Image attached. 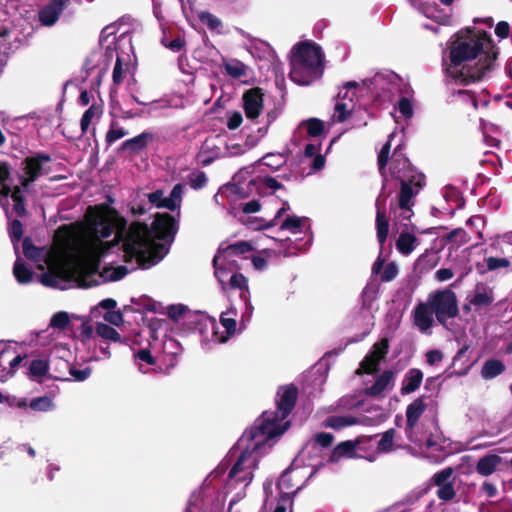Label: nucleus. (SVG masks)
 I'll return each mask as SVG.
<instances>
[{
    "mask_svg": "<svg viewBox=\"0 0 512 512\" xmlns=\"http://www.w3.org/2000/svg\"><path fill=\"white\" fill-rule=\"evenodd\" d=\"M103 318L106 322L114 326H120L124 322L123 314L119 310L107 311L103 315Z\"/></svg>",
    "mask_w": 512,
    "mask_h": 512,
    "instance_id": "nucleus-56",
    "label": "nucleus"
},
{
    "mask_svg": "<svg viewBox=\"0 0 512 512\" xmlns=\"http://www.w3.org/2000/svg\"><path fill=\"white\" fill-rule=\"evenodd\" d=\"M189 311V308L183 304L170 305L167 307V313L174 321H179Z\"/></svg>",
    "mask_w": 512,
    "mask_h": 512,
    "instance_id": "nucleus-49",
    "label": "nucleus"
},
{
    "mask_svg": "<svg viewBox=\"0 0 512 512\" xmlns=\"http://www.w3.org/2000/svg\"><path fill=\"white\" fill-rule=\"evenodd\" d=\"M96 113H97V108L95 106H91L82 115V118L80 121V126H81V131L83 134L87 132V130L92 122V119L95 117Z\"/></svg>",
    "mask_w": 512,
    "mask_h": 512,
    "instance_id": "nucleus-52",
    "label": "nucleus"
},
{
    "mask_svg": "<svg viewBox=\"0 0 512 512\" xmlns=\"http://www.w3.org/2000/svg\"><path fill=\"white\" fill-rule=\"evenodd\" d=\"M8 166L0 163V204L5 205L8 198L13 201V211L22 216L25 214L23 191L19 186H12Z\"/></svg>",
    "mask_w": 512,
    "mask_h": 512,
    "instance_id": "nucleus-8",
    "label": "nucleus"
},
{
    "mask_svg": "<svg viewBox=\"0 0 512 512\" xmlns=\"http://www.w3.org/2000/svg\"><path fill=\"white\" fill-rule=\"evenodd\" d=\"M394 133L389 134L377 155V168L382 178L383 188L389 181L400 183L401 204L407 203L411 196H417L426 185L425 175L415 167L404 152L402 144L397 145L391 153V142Z\"/></svg>",
    "mask_w": 512,
    "mask_h": 512,
    "instance_id": "nucleus-3",
    "label": "nucleus"
},
{
    "mask_svg": "<svg viewBox=\"0 0 512 512\" xmlns=\"http://www.w3.org/2000/svg\"><path fill=\"white\" fill-rule=\"evenodd\" d=\"M13 274L20 284H28L33 279V271L26 266L22 259L17 258L13 267Z\"/></svg>",
    "mask_w": 512,
    "mask_h": 512,
    "instance_id": "nucleus-34",
    "label": "nucleus"
},
{
    "mask_svg": "<svg viewBox=\"0 0 512 512\" xmlns=\"http://www.w3.org/2000/svg\"><path fill=\"white\" fill-rule=\"evenodd\" d=\"M454 469L452 467H446L436 472L430 478V485L438 487L436 495L438 499L449 502L452 501L456 496V490L454 488L455 477Z\"/></svg>",
    "mask_w": 512,
    "mask_h": 512,
    "instance_id": "nucleus-10",
    "label": "nucleus"
},
{
    "mask_svg": "<svg viewBox=\"0 0 512 512\" xmlns=\"http://www.w3.org/2000/svg\"><path fill=\"white\" fill-rule=\"evenodd\" d=\"M217 329L218 325L214 318L200 311H194V335L198 334L202 343L209 341L225 342L228 337H219Z\"/></svg>",
    "mask_w": 512,
    "mask_h": 512,
    "instance_id": "nucleus-9",
    "label": "nucleus"
},
{
    "mask_svg": "<svg viewBox=\"0 0 512 512\" xmlns=\"http://www.w3.org/2000/svg\"><path fill=\"white\" fill-rule=\"evenodd\" d=\"M183 195L182 184H176L170 194L166 196L163 190H156L147 194L149 203L156 208L168 209L175 211L180 207Z\"/></svg>",
    "mask_w": 512,
    "mask_h": 512,
    "instance_id": "nucleus-11",
    "label": "nucleus"
},
{
    "mask_svg": "<svg viewBox=\"0 0 512 512\" xmlns=\"http://www.w3.org/2000/svg\"><path fill=\"white\" fill-rule=\"evenodd\" d=\"M389 352V340L388 338H382L372 346V350L368 353L374 355L375 358L381 356V361L386 357Z\"/></svg>",
    "mask_w": 512,
    "mask_h": 512,
    "instance_id": "nucleus-44",
    "label": "nucleus"
},
{
    "mask_svg": "<svg viewBox=\"0 0 512 512\" xmlns=\"http://www.w3.org/2000/svg\"><path fill=\"white\" fill-rule=\"evenodd\" d=\"M447 102L453 106H471L473 110H478L479 108V102L476 93L472 90L467 89L453 90L449 94Z\"/></svg>",
    "mask_w": 512,
    "mask_h": 512,
    "instance_id": "nucleus-20",
    "label": "nucleus"
},
{
    "mask_svg": "<svg viewBox=\"0 0 512 512\" xmlns=\"http://www.w3.org/2000/svg\"><path fill=\"white\" fill-rule=\"evenodd\" d=\"M49 369L48 362L45 359H34L28 367V376L34 381L41 382Z\"/></svg>",
    "mask_w": 512,
    "mask_h": 512,
    "instance_id": "nucleus-32",
    "label": "nucleus"
},
{
    "mask_svg": "<svg viewBox=\"0 0 512 512\" xmlns=\"http://www.w3.org/2000/svg\"><path fill=\"white\" fill-rule=\"evenodd\" d=\"M117 27L116 24L107 25L100 34V44L110 50L111 45H114L116 52L122 50L132 51L131 36L127 32H122L116 37Z\"/></svg>",
    "mask_w": 512,
    "mask_h": 512,
    "instance_id": "nucleus-13",
    "label": "nucleus"
},
{
    "mask_svg": "<svg viewBox=\"0 0 512 512\" xmlns=\"http://www.w3.org/2000/svg\"><path fill=\"white\" fill-rule=\"evenodd\" d=\"M225 73L233 79H239L247 75L248 66L238 59H230L223 62Z\"/></svg>",
    "mask_w": 512,
    "mask_h": 512,
    "instance_id": "nucleus-30",
    "label": "nucleus"
},
{
    "mask_svg": "<svg viewBox=\"0 0 512 512\" xmlns=\"http://www.w3.org/2000/svg\"><path fill=\"white\" fill-rule=\"evenodd\" d=\"M289 209L287 201L283 202V206L276 212L274 218L270 221L262 220V224L259 226L260 229H268L274 227L277 224V220L283 216V214Z\"/></svg>",
    "mask_w": 512,
    "mask_h": 512,
    "instance_id": "nucleus-54",
    "label": "nucleus"
},
{
    "mask_svg": "<svg viewBox=\"0 0 512 512\" xmlns=\"http://www.w3.org/2000/svg\"><path fill=\"white\" fill-rule=\"evenodd\" d=\"M506 370L503 361L499 359H488L481 368V376L485 380L493 379L501 375Z\"/></svg>",
    "mask_w": 512,
    "mask_h": 512,
    "instance_id": "nucleus-29",
    "label": "nucleus"
},
{
    "mask_svg": "<svg viewBox=\"0 0 512 512\" xmlns=\"http://www.w3.org/2000/svg\"><path fill=\"white\" fill-rule=\"evenodd\" d=\"M381 362V356L375 358L374 355L367 354L364 359L360 362V368L356 371L358 375L372 374L378 370V365Z\"/></svg>",
    "mask_w": 512,
    "mask_h": 512,
    "instance_id": "nucleus-39",
    "label": "nucleus"
},
{
    "mask_svg": "<svg viewBox=\"0 0 512 512\" xmlns=\"http://www.w3.org/2000/svg\"><path fill=\"white\" fill-rule=\"evenodd\" d=\"M448 53L449 63H443L446 77L467 86L482 81L493 69L499 49L487 31L467 28L451 38Z\"/></svg>",
    "mask_w": 512,
    "mask_h": 512,
    "instance_id": "nucleus-2",
    "label": "nucleus"
},
{
    "mask_svg": "<svg viewBox=\"0 0 512 512\" xmlns=\"http://www.w3.org/2000/svg\"><path fill=\"white\" fill-rule=\"evenodd\" d=\"M117 306V303L114 299L112 298H107V299H104L102 300L97 307H95L93 310H92V313L97 316V313L99 311V309H103V310H106L107 311H113L115 310Z\"/></svg>",
    "mask_w": 512,
    "mask_h": 512,
    "instance_id": "nucleus-63",
    "label": "nucleus"
},
{
    "mask_svg": "<svg viewBox=\"0 0 512 512\" xmlns=\"http://www.w3.org/2000/svg\"><path fill=\"white\" fill-rule=\"evenodd\" d=\"M307 134L310 137H318L324 132V124L317 118L307 120Z\"/></svg>",
    "mask_w": 512,
    "mask_h": 512,
    "instance_id": "nucleus-47",
    "label": "nucleus"
},
{
    "mask_svg": "<svg viewBox=\"0 0 512 512\" xmlns=\"http://www.w3.org/2000/svg\"><path fill=\"white\" fill-rule=\"evenodd\" d=\"M161 43L173 52H179L185 46V41L181 37H177L170 41L164 37L162 38Z\"/></svg>",
    "mask_w": 512,
    "mask_h": 512,
    "instance_id": "nucleus-59",
    "label": "nucleus"
},
{
    "mask_svg": "<svg viewBox=\"0 0 512 512\" xmlns=\"http://www.w3.org/2000/svg\"><path fill=\"white\" fill-rule=\"evenodd\" d=\"M96 336L106 341L120 342V334L111 326L105 323H97L95 327Z\"/></svg>",
    "mask_w": 512,
    "mask_h": 512,
    "instance_id": "nucleus-37",
    "label": "nucleus"
},
{
    "mask_svg": "<svg viewBox=\"0 0 512 512\" xmlns=\"http://www.w3.org/2000/svg\"><path fill=\"white\" fill-rule=\"evenodd\" d=\"M423 381V372L418 368L409 369L403 379L401 394H411L415 392Z\"/></svg>",
    "mask_w": 512,
    "mask_h": 512,
    "instance_id": "nucleus-23",
    "label": "nucleus"
},
{
    "mask_svg": "<svg viewBox=\"0 0 512 512\" xmlns=\"http://www.w3.org/2000/svg\"><path fill=\"white\" fill-rule=\"evenodd\" d=\"M298 395V387L293 383L279 386L275 395L276 410L261 414L250 430V438L270 440L284 434L291 426L287 418L296 406Z\"/></svg>",
    "mask_w": 512,
    "mask_h": 512,
    "instance_id": "nucleus-4",
    "label": "nucleus"
},
{
    "mask_svg": "<svg viewBox=\"0 0 512 512\" xmlns=\"http://www.w3.org/2000/svg\"><path fill=\"white\" fill-rule=\"evenodd\" d=\"M30 408L35 411H50L54 408L53 401L47 396L34 398L30 401Z\"/></svg>",
    "mask_w": 512,
    "mask_h": 512,
    "instance_id": "nucleus-43",
    "label": "nucleus"
},
{
    "mask_svg": "<svg viewBox=\"0 0 512 512\" xmlns=\"http://www.w3.org/2000/svg\"><path fill=\"white\" fill-rule=\"evenodd\" d=\"M135 360L138 362L139 370L142 373H146L147 370L143 369L142 363H145L146 365H152L154 364V358L151 355L150 350L148 349H141L137 353H135Z\"/></svg>",
    "mask_w": 512,
    "mask_h": 512,
    "instance_id": "nucleus-46",
    "label": "nucleus"
},
{
    "mask_svg": "<svg viewBox=\"0 0 512 512\" xmlns=\"http://www.w3.org/2000/svg\"><path fill=\"white\" fill-rule=\"evenodd\" d=\"M501 462V457L496 454H488L481 457L476 464V471L482 476L493 474Z\"/></svg>",
    "mask_w": 512,
    "mask_h": 512,
    "instance_id": "nucleus-26",
    "label": "nucleus"
},
{
    "mask_svg": "<svg viewBox=\"0 0 512 512\" xmlns=\"http://www.w3.org/2000/svg\"><path fill=\"white\" fill-rule=\"evenodd\" d=\"M263 92L259 87L251 88L244 92L243 108L245 115L250 120L257 119L263 110Z\"/></svg>",
    "mask_w": 512,
    "mask_h": 512,
    "instance_id": "nucleus-17",
    "label": "nucleus"
},
{
    "mask_svg": "<svg viewBox=\"0 0 512 512\" xmlns=\"http://www.w3.org/2000/svg\"><path fill=\"white\" fill-rule=\"evenodd\" d=\"M396 435V430L394 428H390L382 434L381 439L378 442L377 450L380 453H388L393 449L394 445V437Z\"/></svg>",
    "mask_w": 512,
    "mask_h": 512,
    "instance_id": "nucleus-41",
    "label": "nucleus"
},
{
    "mask_svg": "<svg viewBox=\"0 0 512 512\" xmlns=\"http://www.w3.org/2000/svg\"><path fill=\"white\" fill-rule=\"evenodd\" d=\"M153 139V135L149 132H143L131 139L123 142L122 149L130 150L133 152L139 151L145 148L149 141Z\"/></svg>",
    "mask_w": 512,
    "mask_h": 512,
    "instance_id": "nucleus-31",
    "label": "nucleus"
},
{
    "mask_svg": "<svg viewBox=\"0 0 512 512\" xmlns=\"http://www.w3.org/2000/svg\"><path fill=\"white\" fill-rule=\"evenodd\" d=\"M23 252L27 258L34 261H40L44 259L45 262H48V258H50L49 252L45 251L44 248H38L34 246L28 239H25L23 242Z\"/></svg>",
    "mask_w": 512,
    "mask_h": 512,
    "instance_id": "nucleus-35",
    "label": "nucleus"
},
{
    "mask_svg": "<svg viewBox=\"0 0 512 512\" xmlns=\"http://www.w3.org/2000/svg\"><path fill=\"white\" fill-rule=\"evenodd\" d=\"M415 197L411 196L407 203L401 204V193L398 194V203L396 207L393 206V203H390V210L395 214V218L399 220H410L413 216L412 207L415 205Z\"/></svg>",
    "mask_w": 512,
    "mask_h": 512,
    "instance_id": "nucleus-28",
    "label": "nucleus"
},
{
    "mask_svg": "<svg viewBox=\"0 0 512 512\" xmlns=\"http://www.w3.org/2000/svg\"><path fill=\"white\" fill-rule=\"evenodd\" d=\"M443 240L446 243H455L459 247L468 242V235L463 228H456L448 233Z\"/></svg>",
    "mask_w": 512,
    "mask_h": 512,
    "instance_id": "nucleus-42",
    "label": "nucleus"
},
{
    "mask_svg": "<svg viewBox=\"0 0 512 512\" xmlns=\"http://www.w3.org/2000/svg\"><path fill=\"white\" fill-rule=\"evenodd\" d=\"M69 0H51L39 12L40 22L45 26H52L56 23Z\"/></svg>",
    "mask_w": 512,
    "mask_h": 512,
    "instance_id": "nucleus-19",
    "label": "nucleus"
},
{
    "mask_svg": "<svg viewBox=\"0 0 512 512\" xmlns=\"http://www.w3.org/2000/svg\"><path fill=\"white\" fill-rule=\"evenodd\" d=\"M355 107V103H348L347 101H338L335 104L334 111V119L338 123H343L346 121L352 114Z\"/></svg>",
    "mask_w": 512,
    "mask_h": 512,
    "instance_id": "nucleus-38",
    "label": "nucleus"
},
{
    "mask_svg": "<svg viewBox=\"0 0 512 512\" xmlns=\"http://www.w3.org/2000/svg\"><path fill=\"white\" fill-rule=\"evenodd\" d=\"M250 458V454L246 451L242 452L235 464L228 473L229 479H236L237 482L251 481L253 474L251 467H244L246 460Z\"/></svg>",
    "mask_w": 512,
    "mask_h": 512,
    "instance_id": "nucleus-21",
    "label": "nucleus"
},
{
    "mask_svg": "<svg viewBox=\"0 0 512 512\" xmlns=\"http://www.w3.org/2000/svg\"><path fill=\"white\" fill-rule=\"evenodd\" d=\"M486 268L481 263L476 264V268L480 274H484L488 271H495L501 268H509L511 262L507 258L487 257L485 258Z\"/></svg>",
    "mask_w": 512,
    "mask_h": 512,
    "instance_id": "nucleus-33",
    "label": "nucleus"
},
{
    "mask_svg": "<svg viewBox=\"0 0 512 512\" xmlns=\"http://www.w3.org/2000/svg\"><path fill=\"white\" fill-rule=\"evenodd\" d=\"M69 373L75 381H84L91 375V368L90 367H84V368L71 367L69 370Z\"/></svg>",
    "mask_w": 512,
    "mask_h": 512,
    "instance_id": "nucleus-58",
    "label": "nucleus"
},
{
    "mask_svg": "<svg viewBox=\"0 0 512 512\" xmlns=\"http://www.w3.org/2000/svg\"><path fill=\"white\" fill-rule=\"evenodd\" d=\"M177 229L176 218L168 213H158L151 228L139 222L127 228L126 220L115 210L95 205L87 208L83 222L59 227L55 242L63 252L76 251L91 271L114 252L146 269L165 257Z\"/></svg>",
    "mask_w": 512,
    "mask_h": 512,
    "instance_id": "nucleus-1",
    "label": "nucleus"
},
{
    "mask_svg": "<svg viewBox=\"0 0 512 512\" xmlns=\"http://www.w3.org/2000/svg\"><path fill=\"white\" fill-rule=\"evenodd\" d=\"M405 227L399 234L398 239L396 240V249L402 255H409L416 248L418 244V239L415 236V232L417 228L415 225L411 224L410 226L407 224H403Z\"/></svg>",
    "mask_w": 512,
    "mask_h": 512,
    "instance_id": "nucleus-18",
    "label": "nucleus"
},
{
    "mask_svg": "<svg viewBox=\"0 0 512 512\" xmlns=\"http://www.w3.org/2000/svg\"><path fill=\"white\" fill-rule=\"evenodd\" d=\"M377 211H376V231H377V240L381 246L387 240L389 234V221L386 216V212L379 207V202L376 203Z\"/></svg>",
    "mask_w": 512,
    "mask_h": 512,
    "instance_id": "nucleus-27",
    "label": "nucleus"
},
{
    "mask_svg": "<svg viewBox=\"0 0 512 512\" xmlns=\"http://www.w3.org/2000/svg\"><path fill=\"white\" fill-rule=\"evenodd\" d=\"M198 17L201 23L212 31L218 29L222 24L221 20L210 12H201Z\"/></svg>",
    "mask_w": 512,
    "mask_h": 512,
    "instance_id": "nucleus-45",
    "label": "nucleus"
},
{
    "mask_svg": "<svg viewBox=\"0 0 512 512\" xmlns=\"http://www.w3.org/2000/svg\"><path fill=\"white\" fill-rule=\"evenodd\" d=\"M8 230L11 241L16 246V243L20 241L23 234L22 223L19 220H13L10 223Z\"/></svg>",
    "mask_w": 512,
    "mask_h": 512,
    "instance_id": "nucleus-50",
    "label": "nucleus"
},
{
    "mask_svg": "<svg viewBox=\"0 0 512 512\" xmlns=\"http://www.w3.org/2000/svg\"><path fill=\"white\" fill-rule=\"evenodd\" d=\"M223 290H239L240 298L245 301L247 308L250 306L248 279L239 271L226 272V278H221L220 274H215Z\"/></svg>",
    "mask_w": 512,
    "mask_h": 512,
    "instance_id": "nucleus-14",
    "label": "nucleus"
},
{
    "mask_svg": "<svg viewBox=\"0 0 512 512\" xmlns=\"http://www.w3.org/2000/svg\"><path fill=\"white\" fill-rule=\"evenodd\" d=\"M469 304L475 306L477 309L481 307L490 306L494 297L491 291L487 290V287L484 284L478 283L475 287L473 295L468 298Z\"/></svg>",
    "mask_w": 512,
    "mask_h": 512,
    "instance_id": "nucleus-24",
    "label": "nucleus"
},
{
    "mask_svg": "<svg viewBox=\"0 0 512 512\" xmlns=\"http://www.w3.org/2000/svg\"><path fill=\"white\" fill-rule=\"evenodd\" d=\"M128 135V131L121 127H114L112 126L107 134H106V142L108 145H111L115 141L125 137Z\"/></svg>",
    "mask_w": 512,
    "mask_h": 512,
    "instance_id": "nucleus-51",
    "label": "nucleus"
},
{
    "mask_svg": "<svg viewBox=\"0 0 512 512\" xmlns=\"http://www.w3.org/2000/svg\"><path fill=\"white\" fill-rule=\"evenodd\" d=\"M314 440L323 448L330 447L333 443L334 436L331 433L320 432L314 436Z\"/></svg>",
    "mask_w": 512,
    "mask_h": 512,
    "instance_id": "nucleus-61",
    "label": "nucleus"
},
{
    "mask_svg": "<svg viewBox=\"0 0 512 512\" xmlns=\"http://www.w3.org/2000/svg\"><path fill=\"white\" fill-rule=\"evenodd\" d=\"M128 273V269L124 266H119L118 268L114 269L112 272L106 270L104 277L107 280L110 281H117L123 278Z\"/></svg>",
    "mask_w": 512,
    "mask_h": 512,
    "instance_id": "nucleus-62",
    "label": "nucleus"
},
{
    "mask_svg": "<svg viewBox=\"0 0 512 512\" xmlns=\"http://www.w3.org/2000/svg\"><path fill=\"white\" fill-rule=\"evenodd\" d=\"M394 378V373L391 370H385L376 379L373 385L365 389V394L371 397H377L383 393Z\"/></svg>",
    "mask_w": 512,
    "mask_h": 512,
    "instance_id": "nucleus-25",
    "label": "nucleus"
},
{
    "mask_svg": "<svg viewBox=\"0 0 512 512\" xmlns=\"http://www.w3.org/2000/svg\"><path fill=\"white\" fill-rule=\"evenodd\" d=\"M398 110L405 118H411L413 116L412 103L407 97H401L399 99Z\"/></svg>",
    "mask_w": 512,
    "mask_h": 512,
    "instance_id": "nucleus-55",
    "label": "nucleus"
},
{
    "mask_svg": "<svg viewBox=\"0 0 512 512\" xmlns=\"http://www.w3.org/2000/svg\"><path fill=\"white\" fill-rule=\"evenodd\" d=\"M433 315L441 325L459 315L458 300L453 290H436L428 295L426 302H419L412 312L413 324L422 333H427L434 325Z\"/></svg>",
    "mask_w": 512,
    "mask_h": 512,
    "instance_id": "nucleus-5",
    "label": "nucleus"
},
{
    "mask_svg": "<svg viewBox=\"0 0 512 512\" xmlns=\"http://www.w3.org/2000/svg\"><path fill=\"white\" fill-rule=\"evenodd\" d=\"M70 322L69 314L67 312H57L51 319V326L59 329H64Z\"/></svg>",
    "mask_w": 512,
    "mask_h": 512,
    "instance_id": "nucleus-53",
    "label": "nucleus"
},
{
    "mask_svg": "<svg viewBox=\"0 0 512 512\" xmlns=\"http://www.w3.org/2000/svg\"><path fill=\"white\" fill-rule=\"evenodd\" d=\"M227 312H223L220 316V323L226 329L227 335L231 336L236 331V320L234 318L227 317Z\"/></svg>",
    "mask_w": 512,
    "mask_h": 512,
    "instance_id": "nucleus-57",
    "label": "nucleus"
},
{
    "mask_svg": "<svg viewBox=\"0 0 512 512\" xmlns=\"http://www.w3.org/2000/svg\"><path fill=\"white\" fill-rule=\"evenodd\" d=\"M91 277H93V275L89 274L87 276L79 277L75 280H72V279H65L58 273L49 272V273H44L41 276V282L45 286L58 288L61 290L71 288L72 286L88 288L93 285H97L99 283L98 281L90 280Z\"/></svg>",
    "mask_w": 512,
    "mask_h": 512,
    "instance_id": "nucleus-12",
    "label": "nucleus"
},
{
    "mask_svg": "<svg viewBox=\"0 0 512 512\" xmlns=\"http://www.w3.org/2000/svg\"><path fill=\"white\" fill-rule=\"evenodd\" d=\"M361 444L360 438L355 441L347 440L337 444L329 457L330 462H338L341 458H354L356 449Z\"/></svg>",
    "mask_w": 512,
    "mask_h": 512,
    "instance_id": "nucleus-22",
    "label": "nucleus"
},
{
    "mask_svg": "<svg viewBox=\"0 0 512 512\" xmlns=\"http://www.w3.org/2000/svg\"><path fill=\"white\" fill-rule=\"evenodd\" d=\"M358 423V419L354 416H329L325 420V426L332 429H341Z\"/></svg>",
    "mask_w": 512,
    "mask_h": 512,
    "instance_id": "nucleus-36",
    "label": "nucleus"
},
{
    "mask_svg": "<svg viewBox=\"0 0 512 512\" xmlns=\"http://www.w3.org/2000/svg\"><path fill=\"white\" fill-rule=\"evenodd\" d=\"M290 64L291 80L307 86L323 76L324 54L316 43L302 41L294 46Z\"/></svg>",
    "mask_w": 512,
    "mask_h": 512,
    "instance_id": "nucleus-6",
    "label": "nucleus"
},
{
    "mask_svg": "<svg viewBox=\"0 0 512 512\" xmlns=\"http://www.w3.org/2000/svg\"><path fill=\"white\" fill-rule=\"evenodd\" d=\"M254 247L251 242L240 240L232 244L222 242L213 257L214 274L226 278V272L240 271L241 263L248 259L247 254L251 253Z\"/></svg>",
    "mask_w": 512,
    "mask_h": 512,
    "instance_id": "nucleus-7",
    "label": "nucleus"
},
{
    "mask_svg": "<svg viewBox=\"0 0 512 512\" xmlns=\"http://www.w3.org/2000/svg\"><path fill=\"white\" fill-rule=\"evenodd\" d=\"M443 359V353L440 350L433 349L426 353V361L429 365L433 366Z\"/></svg>",
    "mask_w": 512,
    "mask_h": 512,
    "instance_id": "nucleus-64",
    "label": "nucleus"
},
{
    "mask_svg": "<svg viewBox=\"0 0 512 512\" xmlns=\"http://www.w3.org/2000/svg\"><path fill=\"white\" fill-rule=\"evenodd\" d=\"M129 52L130 51H128V50H122V51L116 52V63H115V66H114V69H113V73H112L113 83L116 84V85L121 84L122 81H123V68H122V64L125 61L124 54L128 57L129 56Z\"/></svg>",
    "mask_w": 512,
    "mask_h": 512,
    "instance_id": "nucleus-40",
    "label": "nucleus"
},
{
    "mask_svg": "<svg viewBox=\"0 0 512 512\" xmlns=\"http://www.w3.org/2000/svg\"><path fill=\"white\" fill-rule=\"evenodd\" d=\"M398 274L397 265L394 262H390L386 265L382 275L381 280L383 282H389L396 278Z\"/></svg>",
    "mask_w": 512,
    "mask_h": 512,
    "instance_id": "nucleus-60",
    "label": "nucleus"
},
{
    "mask_svg": "<svg viewBox=\"0 0 512 512\" xmlns=\"http://www.w3.org/2000/svg\"><path fill=\"white\" fill-rule=\"evenodd\" d=\"M426 396L422 395L413 400L406 408L405 434L410 442L415 441V427L427 408Z\"/></svg>",
    "mask_w": 512,
    "mask_h": 512,
    "instance_id": "nucleus-16",
    "label": "nucleus"
},
{
    "mask_svg": "<svg viewBox=\"0 0 512 512\" xmlns=\"http://www.w3.org/2000/svg\"><path fill=\"white\" fill-rule=\"evenodd\" d=\"M302 226L301 219L296 216H288L280 225L281 230H288L292 233H296Z\"/></svg>",
    "mask_w": 512,
    "mask_h": 512,
    "instance_id": "nucleus-48",
    "label": "nucleus"
},
{
    "mask_svg": "<svg viewBox=\"0 0 512 512\" xmlns=\"http://www.w3.org/2000/svg\"><path fill=\"white\" fill-rule=\"evenodd\" d=\"M51 158L47 154L39 153L35 156L28 157L24 161V174L25 178L22 180V185L27 186L29 183L34 182L40 176L47 174L48 169L45 164L50 162Z\"/></svg>",
    "mask_w": 512,
    "mask_h": 512,
    "instance_id": "nucleus-15",
    "label": "nucleus"
}]
</instances>
